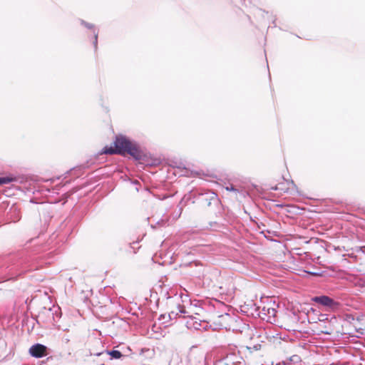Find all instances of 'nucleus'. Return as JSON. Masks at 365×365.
I'll return each mask as SVG.
<instances>
[{
  "instance_id": "6e6552de",
  "label": "nucleus",
  "mask_w": 365,
  "mask_h": 365,
  "mask_svg": "<svg viewBox=\"0 0 365 365\" xmlns=\"http://www.w3.org/2000/svg\"><path fill=\"white\" fill-rule=\"evenodd\" d=\"M267 313H268L269 317H274L275 314H276V311L274 308H268Z\"/></svg>"
},
{
  "instance_id": "1a4fd4ad",
  "label": "nucleus",
  "mask_w": 365,
  "mask_h": 365,
  "mask_svg": "<svg viewBox=\"0 0 365 365\" xmlns=\"http://www.w3.org/2000/svg\"><path fill=\"white\" fill-rule=\"evenodd\" d=\"M226 190L227 191H232V192H238V190L236 189L232 185H230V186H227L225 187Z\"/></svg>"
},
{
  "instance_id": "39448f33",
  "label": "nucleus",
  "mask_w": 365,
  "mask_h": 365,
  "mask_svg": "<svg viewBox=\"0 0 365 365\" xmlns=\"http://www.w3.org/2000/svg\"><path fill=\"white\" fill-rule=\"evenodd\" d=\"M12 182H22L21 178L14 175L0 177V185L8 184Z\"/></svg>"
},
{
  "instance_id": "f03ea898",
  "label": "nucleus",
  "mask_w": 365,
  "mask_h": 365,
  "mask_svg": "<svg viewBox=\"0 0 365 365\" xmlns=\"http://www.w3.org/2000/svg\"><path fill=\"white\" fill-rule=\"evenodd\" d=\"M312 301L326 307L328 311H334L339 307V303L327 296L314 297Z\"/></svg>"
},
{
  "instance_id": "f257e3e1",
  "label": "nucleus",
  "mask_w": 365,
  "mask_h": 365,
  "mask_svg": "<svg viewBox=\"0 0 365 365\" xmlns=\"http://www.w3.org/2000/svg\"><path fill=\"white\" fill-rule=\"evenodd\" d=\"M113 143L114 148L106 146L103 148L101 153L118 154L123 156L129 155L137 161H145L148 158L147 153L136 141L131 140L123 135H117Z\"/></svg>"
},
{
  "instance_id": "9d476101",
  "label": "nucleus",
  "mask_w": 365,
  "mask_h": 365,
  "mask_svg": "<svg viewBox=\"0 0 365 365\" xmlns=\"http://www.w3.org/2000/svg\"><path fill=\"white\" fill-rule=\"evenodd\" d=\"M305 274H319V272H311V271H304Z\"/></svg>"
},
{
  "instance_id": "423d86ee",
  "label": "nucleus",
  "mask_w": 365,
  "mask_h": 365,
  "mask_svg": "<svg viewBox=\"0 0 365 365\" xmlns=\"http://www.w3.org/2000/svg\"><path fill=\"white\" fill-rule=\"evenodd\" d=\"M202 196H203V200H205L207 206L211 205V203H212L211 202L212 200H217V195L213 192H206V193L203 194Z\"/></svg>"
},
{
  "instance_id": "20e7f679",
  "label": "nucleus",
  "mask_w": 365,
  "mask_h": 365,
  "mask_svg": "<svg viewBox=\"0 0 365 365\" xmlns=\"http://www.w3.org/2000/svg\"><path fill=\"white\" fill-rule=\"evenodd\" d=\"M81 25L84 26L85 27H86L88 29H93V36H93L94 41H93V43L95 50H96L97 45H98V31L96 29L95 26L93 24L88 23V22L85 21L84 20H81Z\"/></svg>"
},
{
  "instance_id": "7ed1b4c3",
  "label": "nucleus",
  "mask_w": 365,
  "mask_h": 365,
  "mask_svg": "<svg viewBox=\"0 0 365 365\" xmlns=\"http://www.w3.org/2000/svg\"><path fill=\"white\" fill-rule=\"evenodd\" d=\"M29 353L34 357L41 358L46 355V347L42 344H37L29 349Z\"/></svg>"
},
{
  "instance_id": "0eeeda50",
  "label": "nucleus",
  "mask_w": 365,
  "mask_h": 365,
  "mask_svg": "<svg viewBox=\"0 0 365 365\" xmlns=\"http://www.w3.org/2000/svg\"><path fill=\"white\" fill-rule=\"evenodd\" d=\"M108 354L111 356L112 358L119 359L121 357L122 354L119 351H108Z\"/></svg>"
}]
</instances>
